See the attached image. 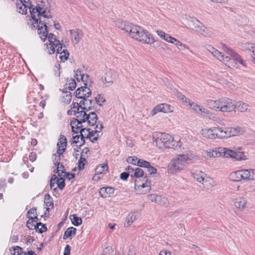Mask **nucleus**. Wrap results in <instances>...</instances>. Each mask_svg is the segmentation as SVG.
I'll use <instances>...</instances> for the list:
<instances>
[{"mask_svg":"<svg viewBox=\"0 0 255 255\" xmlns=\"http://www.w3.org/2000/svg\"><path fill=\"white\" fill-rule=\"evenodd\" d=\"M31 16L34 21L33 23V27H36L38 33L40 38L45 41L46 38L50 43L53 41V39H56L55 36L50 33L48 35L47 24H49L48 20L51 18L49 10L42 6V4H38L32 11L30 10Z\"/></svg>","mask_w":255,"mask_h":255,"instance_id":"nucleus-1","label":"nucleus"},{"mask_svg":"<svg viewBox=\"0 0 255 255\" xmlns=\"http://www.w3.org/2000/svg\"><path fill=\"white\" fill-rule=\"evenodd\" d=\"M206 48L214 57L224 63L230 68H237V63L240 64L244 68L247 67L246 61L237 52L227 46H224L223 48L224 51L227 55H225L211 45L207 46Z\"/></svg>","mask_w":255,"mask_h":255,"instance_id":"nucleus-2","label":"nucleus"},{"mask_svg":"<svg viewBox=\"0 0 255 255\" xmlns=\"http://www.w3.org/2000/svg\"><path fill=\"white\" fill-rule=\"evenodd\" d=\"M76 119L71 122V125L72 130L75 133H78L84 126L83 124H87L90 127H94L98 120V116L94 112H89L87 114L85 111H79L76 114Z\"/></svg>","mask_w":255,"mask_h":255,"instance_id":"nucleus-3","label":"nucleus"},{"mask_svg":"<svg viewBox=\"0 0 255 255\" xmlns=\"http://www.w3.org/2000/svg\"><path fill=\"white\" fill-rule=\"evenodd\" d=\"M76 119L71 122V125L72 130L75 133H78L84 126L83 124H87L90 127H94L98 120V116L94 112H89L87 114L85 111H79L76 114Z\"/></svg>","mask_w":255,"mask_h":255,"instance_id":"nucleus-4","label":"nucleus"},{"mask_svg":"<svg viewBox=\"0 0 255 255\" xmlns=\"http://www.w3.org/2000/svg\"><path fill=\"white\" fill-rule=\"evenodd\" d=\"M191 159L192 156L188 153L176 155L168 164V173L174 174L180 172L186 167Z\"/></svg>","mask_w":255,"mask_h":255,"instance_id":"nucleus-5","label":"nucleus"},{"mask_svg":"<svg viewBox=\"0 0 255 255\" xmlns=\"http://www.w3.org/2000/svg\"><path fill=\"white\" fill-rule=\"evenodd\" d=\"M128 34L131 38L148 44L154 42V38L151 35L142 27L132 24Z\"/></svg>","mask_w":255,"mask_h":255,"instance_id":"nucleus-6","label":"nucleus"},{"mask_svg":"<svg viewBox=\"0 0 255 255\" xmlns=\"http://www.w3.org/2000/svg\"><path fill=\"white\" fill-rule=\"evenodd\" d=\"M152 139L153 145L161 149L172 148L176 143L172 135L166 133L154 132Z\"/></svg>","mask_w":255,"mask_h":255,"instance_id":"nucleus-7","label":"nucleus"},{"mask_svg":"<svg viewBox=\"0 0 255 255\" xmlns=\"http://www.w3.org/2000/svg\"><path fill=\"white\" fill-rule=\"evenodd\" d=\"M94 127V130L91 131L90 129L87 134V138H89L92 142H94L98 140L99 136L98 133L101 132L104 128L103 124L101 122H97Z\"/></svg>","mask_w":255,"mask_h":255,"instance_id":"nucleus-8","label":"nucleus"},{"mask_svg":"<svg viewBox=\"0 0 255 255\" xmlns=\"http://www.w3.org/2000/svg\"><path fill=\"white\" fill-rule=\"evenodd\" d=\"M235 101L229 98L222 99L220 111L222 112H231L235 109Z\"/></svg>","mask_w":255,"mask_h":255,"instance_id":"nucleus-9","label":"nucleus"},{"mask_svg":"<svg viewBox=\"0 0 255 255\" xmlns=\"http://www.w3.org/2000/svg\"><path fill=\"white\" fill-rule=\"evenodd\" d=\"M200 133L204 138L207 139L218 138L217 127L203 128Z\"/></svg>","mask_w":255,"mask_h":255,"instance_id":"nucleus-10","label":"nucleus"},{"mask_svg":"<svg viewBox=\"0 0 255 255\" xmlns=\"http://www.w3.org/2000/svg\"><path fill=\"white\" fill-rule=\"evenodd\" d=\"M173 110L169 105L166 104H161L156 106L151 111V115L154 116L158 112L164 113L172 112Z\"/></svg>","mask_w":255,"mask_h":255,"instance_id":"nucleus-11","label":"nucleus"},{"mask_svg":"<svg viewBox=\"0 0 255 255\" xmlns=\"http://www.w3.org/2000/svg\"><path fill=\"white\" fill-rule=\"evenodd\" d=\"M101 80L103 86L104 87H108L114 83L116 80V75L112 72H108L101 78Z\"/></svg>","mask_w":255,"mask_h":255,"instance_id":"nucleus-12","label":"nucleus"},{"mask_svg":"<svg viewBox=\"0 0 255 255\" xmlns=\"http://www.w3.org/2000/svg\"><path fill=\"white\" fill-rule=\"evenodd\" d=\"M91 94V91L87 86L81 87L75 91V96L79 99L88 98Z\"/></svg>","mask_w":255,"mask_h":255,"instance_id":"nucleus-13","label":"nucleus"},{"mask_svg":"<svg viewBox=\"0 0 255 255\" xmlns=\"http://www.w3.org/2000/svg\"><path fill=\"white\" fill-rule=\"evenodd\" d=\"M29 1H19L16 3L17 11L21 14H26L28 9H31Z\"/></svg>","mask_w":255,"mask_h":255,"instance_id":"nucleus-14","label":"nucleus"},{"mask_svg":"<svg viewBox=\"0 0 255 255\" xmlns=\"http://www.w3.org/2000/svg\"><path fill=\"white\" fill-rule=\"evenodd\" d=\"M80 108L84 110L86 113L89 111L93 109L94 107V103L92 100L84 98L80 102Z\"/></svg>","mask_w":255,"mask_h":255,"instance_id":"nucleus-15","label":"nucleus"},{"mask_svg":"<svg viewBox=\"0 0 255 255\" xmlns=\"http://www.w3.org/2000/svg\"><path fill=\"white\" fill-rule=\"evenodd\" d=\"M71 38L73 42L77 44L83 36V31L80 29H75L70 30Z\"/></svg>","mask_w":255,"mask_h":255,"instance_id":"nucleus-16","label":"nucleus"},{"mask_svg":"<svg viewBox=\"0 0 255 255\" xmlns=\"http://www.w3.org/2000/svg\"><path fill=\"white\" fill-rule=\"evenodd\" d=\"M67 145L66 138L63 135H61L59 139V141L57 144V153L62 154L65 150Z\"/></svg>","mask_w":255,"mask_h":255,"instance_id":"nucleus-17","label":"nucleus"},{"mask_svg":"<svg viewBox=\"0 0 255 255\" xmlns=\"http://www.w3.org/2000/svg\"><path fill=\"white\" fill-rule=\"evenodd\" d=\"M242 172L244 180H255V169H243Z\"/></svg>","mask_w":255,"mask_h":255,"instance_id":"nucleus-18","label":"nucleus"},{"mask_svg":"<svg viewBox=\"0 0 255 255\" xmlns=\"http://www.w3.org/2000/svg\"><path fill=\"white\" fill-rule=\"evenodd\" d=\"M115 23L118 27L125 31L127 34L128 33V31L130 30V28H131L132 25V23L127 22L120 19L116 20Z\"/></svg>","mask_w":255,"mask_h":255,"instance_id":"nucleus-19","label":"nucleus"},{"mask_svg":"<svg viewBox=\"0 0 255 255\" xmlns=\"http://www.w3.org/2000/svg\"><path fill=\"white\" fill-rule=\"evenodd\" d=\"M221 102L222 99L218 100H209L207 101V105L212 110L220 111Z\"/></svg>","mask_w":255,"mask_h":255,"instance_id":"nucleus-20","label":"nucleus"},{"mask_svg":"<svg viewBox=\"0 0 255 255\" xmlns=\"http://www.w3.org/2000/svg\"><path fill=\"white\" fill-rule=\"evenodd\" d=\"M108 171V166L107 164H100L95 169L96 175L94 176L93 179L94 180H98L100 178L97 175L101 174H105Z\"/></svg>","mask_w":255,"mask_h":255,"instance_id":"nucleus-21","label":"nucleus"},{"mask_svg":"<svg viewBox=\"0 0 255 255\" xmlns=\"http://www.w3.org/2000/svg\"><path fill=\"white\" fill-rule=\"evenodd\" d=\"M228 129L230 137L239 135L243 134L245 132V129L244 128L240 127H229Z\"/></svg>","mask_w":255,"mask_h":255,"instance_id":"nucleus-22","label":"nucleus"},{"mask_svg":"<svg viewBox=\"0 0 255 255\" xmlns=\"http://www.w3.org/2000/svg\"><path fill=\"white\" fill-rule=\"evenodd\" d=\"M188 18H189L190 22L193 24V27L192 29L196 32L201 34L200 30L202 29V26H204V25L195 18L190 17V16H188Z\"/></svg>","mask_w":255,"mask_h":255,"instance_id":"nucleus-23","label":"nucleus"},{"mask_svg":"<svg viewBox=\"0 0 255 255\" xmlns=\"http://www.w3.org/2000/svg\"><path fill=\"white\" fill-rule=\"evenodd\" d=\"M128 171L130 173L131 176H134L136 177H142L144 175V171L139 167L133 168L130 166L128 167Z\"/></svg>","mask_w":255,"mask_h":255,"instance_id":"nucleus-24","label":"nucleus"},{"mask_svg":"<svg viewBox=\"0 0 255 255\" xmlns=\"http://www.w3.org/2000/svg\"><path fill=\"white\" fill-rule=\"evenodd\" d=\"M114 192V189L109 187H103L100 189L99 194L103 198L110 197Z\"/></svg>","mask_w":255,"mask_h":255,"instance_id":"nucleus-25","label":"nucleus"},{"mask_svg":"<svg viewBox=\"0 0 255 255\" xmlns=\"http://www.w3.org/2000/svg\"><path fill=\"white\" fill-rule=\"evenodd\" d=\"M247 200L243 197H241L236 200L235 206L240 211L244 210L246 208Z\"/></svg>","mask_w":255,"mask_h":255,"instance_id":"nucleus-26","label":"nucleus"},{"mask_svg":"<svg viewBox=\"0 0 255 255\" xmlns=\"http://www.w3.org/2000/svg\"><path fill=\"white\" fill-rule=\"evenodd\" d=\"M242 174V170L233 172L230 173L229 178L231 180L233 181H241V180H244Z\"/></svg>","mask_w":255,"mask_h":255,"instance_id":"nucleus-27","label":"nucleus"},{"mask_svg":"<svg viewBox=\"0 0 255 255\" xmlns=\"http://www.w3.org/2000/svg\"><path fill=\"white\" fill-rule=\"evenodd\" d=\"M150 181L148 179H145L144 183L140 184L137 180L135 181V188L136 189H139L140 188H146L145 191H149L150 189Z\"/></svg>","mask_w":255,"mask_h":255,"instance_id":"nucleus-28","label":"nucleus"},{"mask_svg":"<svg viewBox=\"0 0 255 255\" xmlns=\"http://www.w3.org/2000/svg\"><path fill=\"white\" fill-rule=\"evenodd\" d=\"M79 73L80 77V80L82 81L85 86L90 85L92 83L91 80L90 79L89 76L87 74H81V71L79 69L76 71V75L78 76V74Z\"/></svg>","mask_w":255,"mask_h":255,"instance_id":"nucleus-29","label":"nucleus"},{"mask_svg":"<svg viewBox=\"0 0 255 255\" xmlns=\"http://www.w3.org/2000/svg\"><path fill=\"white\" fill-rule=\"evenodd\" d=\"M218 138H227L230 137L228 128L223 129L217 127Z\"/></svg>","mask_w":255,"mask_h":255,"instance_id":"nucleus-30","label":"nucleus"},{"mask_svg":"<svg viewBox=\"0 0 255 255\" xmlns=\"http://www.w3.org/2000/svg\"><path fill=\"white\" fill-rule=\"evenodd\" d=\"M193 178L198 182L201 183L204 181L207 175L200 170H196L192 173Z\"/></svg>","mask_w":255,"mask_h":255,"instance_id":"nucleus-31","label":"nucleus"},{"mask_svg":"<svg viewBox=\"0 0 255 255\" xmlns=\"http://www.w3.org/2000/svg\"><path fill=\"white\" fill-rule=\"evenodd\" d=\"M139 213L138 212H133L129 214L126 218L125 221V225L130 226L138 217Z\"/></svg>","mask_w":255,"mask_h":255,"instance_id":"nucleus-32","label":"nucleus"},{"mask_svg":"<svg viewBox=\"0 0 255 255\" xmlns=\"http://www.w3.org/2000/svg\"><path fill=\"white\" fill-rule=\"evenodd\" d=\"M235 109L240 112H245L249 111V105L241 101L235 102Z\"/></svg>","mask_w":255,"mask_h":255,"instance_id":"nucleus-33","label":"nucleus"},{"mask_svg":"<svg viewBox=\"0 0 255 255\" xmlns=\"http://www.w3.org/2000/svg\"><path fill=\"white\" fill-rule=\"evenodd\" d=\"M222 150H224L223 147L215 148L212 151L208 152L207 155L210 157L222 156Z\"/></svg>","mask_w":255,"mask_h":255,"instance_id":"nucleus-34","label":"nucleus"},{"mask_svg":"<svg viewBox=\"0 0 255 255\" xmlns=\"http://www.w3.org/2000/svg\"><path fill=\"white\" fill-rule=\"evenodd\" d=\"M200 31L201 34L206 37H212L214 34L212 28L206 27L205 26H202V29Z\"/></svg>","mask_w":255,"mask_h":255,"instance_id":"nucleus-35","label":"nucleus"},{"mask_svg":"<svg viewBox=\"0 0 255 255\" xmlns=\"http://www.w3.org/2000/svg\"><path fill=\"white\" fill-rule=\"evenodd\" d=\"M44 203L46 209V211L49 212L50 210L49 207L53 208V199L49 194H47L45 196Z\"/></svg>","mask_w":255,"mask_h":255,"instance_id":"nucleus-36","label":"nucleus"},{"mask_svg":"<svg viewBox=\"0 0 255 255\" xmlns=\"http://www.w3.org/2000/svg\"><path fill=\"white\" fill-rule=\"evenodd\" d=\"M204 187L207 189L211 188L214 185V181L212 178L206 176L204 181L202 182Z\"/></svg>","mask_w":255,"mask_h":255,"instance_id":"nucleus-37","label":"nucleus"},{"mask_svg":"<svg viewBox=\"0 0 255 255\" xmlns=\"http://www.w3.org/2000/svg\"><path fill=\"white\" fill-rule=\"evenodd\" d=\"M90 128H83L80 130V145H83L85 143V138H87L88 132L89 131Z\"/></svg>","mask_w":255,"mask_h":255,"instance_id":"nucleus-38","label":"nucleus"},{"mask_svg":"<svg viewBox=\"0 0 255 255\" xmlns=\"http://www.w3.org/2000/svg\"><path fill=\"white\" fill-rule=\"evenodd\" d=\"M234 158L237 160H245L246 158L244 155V153L242 151L239 150L238 148H236L235 151L233 155Z\"/></svg>","mask_w":255,"mask_h":255,"instance_id":"nucleus-39","label":"nucleus"},{"mask_svg":"<svg viewBox=\"0 0 255 255\" xmlns=\"http://www.w3.org/2000/svg\"><path fill=\"white\" fill-rule=\"evenodd\" d=\"M235 148L234 150L229 149L227 148L223 147L224 150H222V156L225 157H233V155L235 151Z\"/></svg>","mask_w":255,"mask_h":255,"instance_id":"nucleus-40","label":"nucleus"},{"mask_svg":"<svg viewBox=\"0 0 255 255\" xmlns=\"http://www.w3.org/2000/svg\"><path fill=\"white\" fill-rule=\"evenodd\" d=\"M76 232V229L74 227H70L68 228L64 233L63 239L64 240L69 238L72 235H75Z\"/></svg>","mask_w":255,"mask_h":255,"instance_id":"nucleus-41","label":"nucleus"},{"mask_svg":"<svg viewBox=\"0 0 255 255\" xmlns=\"http://www.w3.org/2000/svg\"><path fill=\"white\" fill-rule=\"evenodd\" d=\"M34 229L39 233H42L47 230L46 226L40 222L36 223V225H34Z\"/></svg>","mask_w":255,"mask_h":255,"instance_id":"nucleus-42","label":"nucleus"},{"mask_svg":"<svg viewBox=\"0 0 255 255\" xmlns=\"http://www.w3.org/2000/svg\"><path fill=\"white\" fill-rule=\"evenodd\" d=\"M206 117H207L209 120L217 122L220 125H223V121L220 118L217 117L215 114L210 112Z\"/></svg>","mask_w":255,"mask_h":255,"instance_id":"nucleus-43","label":"nucleus"},{"mask_svg":"<svg viewBox=\"0 0 255 255\" xmlns=\"http://www.w3.org/2000/svg\"><path fill=\"white\" fill-rule=\"evenodd\" d=\"M70 219L72 221V224L76 226L80 225L82 223V219L77 217L76 215H71L70 216Z\"/></svg>","mask_w":255,"mask_h":255,"instance_id":"nucleus-44","label":"nucleus"},{"mask_svg":"<svg viewBox=\"0 0 255 255\" xmlns=\"http://www.w3.org/2000/svg\"><path fill=\"white\" fill-rule=\"evenodd\" d=\"M155 203L162 206H166L168 204V200L165 197H162L158 195Z\"/></svg>","mask_w":255,"mask_h":255,"instance_id":"nucleus-45","label":"nucleus"},{"mask_svg":"<svg viewBox=\"0 0 255 255\" xmlns=\"http://www.w3.org/2000/svg\"><path fill=\"white\" fill-rule=\"evenodd\" d=\"M72 99L71 93H66L62 97V101L65 104H69Z\"/></svg>","mask_w":255,"mask_h":255,"instance_id":"nucleus-46","label":"nucleus"},{"mask_svg":"<svg viewBox=\"0 0 255 255\" xmlns=\"http://www.w3.org/2000/svg\"><path fill=\"white\" fill-rule=\"evenodd\" d=\"M66 85L69 90H73L76 87V83L73 79H70L67 80Z\"/></svg>","mask_w":255,"mask_h":255,"instance_id":"nucleus-47","label":"nucleus"},{"mask_svg":"<svg viewBox=\"0 0 255 255\" xmlns=\"http://www.w3.org/2000/svg\"><path fill=\"white\" fill-rule=\"evenodd\" d=\"M187 104H188L190 106V107L192 109V110H193L196 113H198V114L200 113V110L201 107H200L199 105H198L196 104H195L193 102L191 103L190 101H189V102L187 103Z\"/></svg>","mask_w":255,"mask_h":255,"instance_id":"nucleus-48","label":"nucleus"},{"mask_svg":"<svg viewBox=\"0 0 255 255\" xmlns=\"http://www.w3.org/2000/svg\"><path fill=\"white\" fill-rule=\"evenodd\" d=\"M243 47L246 50L253 52L255 47V44L252 43L246 42L243 44Z\"/></svg>","mask_w":255,"mask_h":255,"instance_id":"nucleus-49","label":"nucleus"},{"mask_svg":"<svg viewBox=\"0 0 255 255\" xmlns=\"http://www.w3.org/2000/svg\"><path fill=\"white\" fill-rule=\"evenodd\" d=\"M10 251H11V254L12 255H20L22 253V248L18 246H16V247L12 248L13 253H12L11 250H10Z\"/></svg>","mask_w":255,"mask_h":255,"instance_id":"nucleus-50","label":"nucleus"},{"mask_svg":"<svg viewBox=\"0 0 255 255\" xmlns=\"http://www.w3.org/2000/svg\"><path fill=\"white\" fill-rule=\"evenodd\" d=\"M57 173L60 177H63L64 173L66 172L64 169V166L62 164H59L57 165Z\"/></svg>","mask_w":255,"mask_h":255,"instance_id":"nucleus-51","label":"nucleus"},{"mask_svg":"<svg viewBox=\"0 0 255 255\" xmlns=\"http://www.w3.org/2000/svg\"><path fill=\"white\" fill-rule=\"evenodd\" d=\"M69 55V53L68 51L66 49H63L62 54H60L59 58L62 61L65 62L67 60Z\"/></svg>","mask_w":255,"mask_h":255,"instance_id":"nucleus-52","label":"nucleus"},{"mask_svg":"<svg viewBox=\"0 0 255 255\" xmlns=\"http://www.w3.org/2000/svg\"><path fill=\"white\" fill-rule=\"evenodd\" d=\"M56 183L58 188L62 189L65 186V181L63 177H60L59 178L56 179Z\"/></svg>","mask_w":255,"mask_h":255,"instance_id":"nucleus-53","label":"nucleus"},{"mask_svg":"<svg viewBox=\"0 0 255 255\" xmlns=\"http://www.w3.org/2000/svg\"><path fill=\"white\" fill-rule=\"evenodd\" d=\"M175 95L177 96L178 98H179L180 100H182V101L186 103H187L189 102V100L187 98H186L185 96L183 95L181 93L179 92L178 91H176L175 93Z\"/></svg>","mask_w":255,"mask_h":255,"instance_id":"nucleus-54","label":"nucleus"},{"mask_svg":"<svg viewBox=\"0 0 255 255\" xmlns=\"http://www.w3.org/2000/svg\"><path fill=\"white\" fill-rule=\"evenodd\" d=\"M137 165L146 168L147 166H149V162L143 159H139L137 162Z\"/></svg>","mask_w":255,"mask_h":255,"instance_id":"nucleus-55","label":"nucleus"},{"mask_svg":"<svg viewBox=\"0 0 255 255\" xmlns=\"http://www.w3.org/2000/svg\"><path fill=\"white\" fill-rule=\"evenodd\" d=\"M61 155V154H59L58 153L54 154L53 155V156H52L53 161L54 162V164L55 165H58L60 164Z\"/></svg>","mask_w":255,"mask_h":255,"instance_id":"nucleus-56","label":"nucleus"},{"mask_svg":"<svg viewBox=\"0 0 255 255\" xmlns=\"http://www.w3.org/2000/svg\"><path fill=\"white\" fill-rule=\"evenodd\" d=\"M86 163V159L83 157H81L78 162L79 169L80 170H83L84 168V166Z\"/></svg>","mask_w":255,"mask_h":255,"instance_id":"nucleus-57","label":"nucleus"},{"mask_svg":"<svg viewBox=\"0 0 255 255\" xmlns=\"http://www.w3.org/2000/svg\"><path fill=\"white\" fill-rule=\"evenodd\" d=\"M138 160L139 159L135 156L129 157L127 158V162L128 163L132 164L134 165H137V162Z\"/></svg>","mask_w":255,"mask_h":255,"instance_id":"nucleus-58","label":"nucleus"},{"mask_svg":"<svg viewBox=\"0 0 255 255\" xmlns=\"http://www.w3.org/2000/svg\"><path fill=\"white\" fill-rule=\"evenodd\" d=\"M95 101L99 106H102V103L105 102V99L103 96L98 95L96 97H95Z\"/></svg>","mask_w":255,"mask_h":255,"instance_id":"nucleus-59","label":"nucleus"},{"mask_svg":"<svg viewBox=\"0 0 255 255\" xmlns=\"http://www.w3.org/2000/svg\"><path fill=\"white\" fill-rule=\"evenodd\" d=\"M47 52L49 54H52L55 51V47L52 43H49L48 45H47Z\"/></svg>","mask_w":255,"mask_h":255,"instance_id":"nucleus-60","label":"nucleus"},{"mask_svg":"<svg viewBox=\"0 0 255 255\" xmlns=\"http://www.w3.org/2000/svg\"><path fill=\"white\" fill-rule=\"evenodd\" d=\"M156 33L159 36H160L161 38L163 39L164 40H166V38L167 37H169V35L168 34L165 33L162 30H157Z\"/></svg>","mask_w":255,"mask_h":255,"instance_id":"nucleus-61","label":"nucleus"},{"mask_svg":"<svg viewBox=\"0 0 255 255\" xmlns=\"http://www.w3.org/2000/svg\"><path fill=\"white\" fill-rule=\"evenodd\" d=\"M56 176L55 175H53L50 181V188L54 190L56 189V188L55 187V183L56 182Z\"/></svg>","mask_w":255,"mask_h":255,"instance_id":"nucleus-62","label":"nucleus"},{"mask_svg":"<svg viewBox=\"0 0 255 255\" xmlns=\"http://www.w3.org/2000/svg\"><path fill=\"white\" fill-rule=\"evenodd\" d=\"M171 43L174 44L178 47L180 46L183 47L184 49L185 48V45L182 44L180 41L175 38H174L173 40L171 41Z\"/></svg>","mask_w":255,"mask_h":255,"instance_id":"nucleus-63","label":"nucleus"},{"mask_svg":"<svg viewBox=\"0 0 255 255\" xmlns=\"http://www.w3.org/2000/svg\"><path fill=\"white\" fill-rule=\"evenodd\" d=\"M79 108H80V104L74 103L71 106V109L76 114L77 112H79Z\"/></svg>","mask_w":255,"mask_h":255,"instance_id":"nucleus-64","label":"nucleus"}]
</instances>
